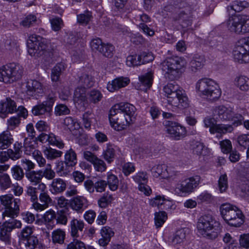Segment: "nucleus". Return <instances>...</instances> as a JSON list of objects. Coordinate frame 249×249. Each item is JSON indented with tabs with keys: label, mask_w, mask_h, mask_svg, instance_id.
Instances as JSON below:
<instances>
[{
	"label": "nucleus",
	"mask_w": 249,
	"mask_h": 249,
	"mask_svg": "<svg viewBox=\"0 0 249 249\" xmlns=\"http://www.w3.org/2000/svg\"><path fill=\"white\" fill-rule=\"evenodd\" d=\"M136 107L128 103L115 105L110 110L109 120L111 126L117 131L124 129L134 122Z\"/></svg>",
	"instance_id": "obj_1"
},
{
	"label": "nucleus",
	"mask_w": 249,
	"mask_h": 249,
	"mask_svg": "<svg viewBox=\"0 0 249 249\" xmlns=\"http://www.w3.org/2000/svg\"><path fill=\"white\" fill-rule=\"evenodd\" d=\"M198 232L209 239H214L218 236L220 231V224L211 215H204L198 219L197 223Z\"/></svg>",
	"instance_id": "obj_2"
},
{
	"label": "nucleus",
	"mask_w": 249,
	"mask_h": 249,
	"mask_svg": "<svg viewBox=\"0 0 249 249\" xmlns=\"http://www.w3.org/2000/svg\"><path fill=\"white\" fill-rule=\"evenodd\" d=\"M186 65L184 58L173 56L166 58L161 63V69L165 78L169 80L178 79L181 74V69Z\"/></svg>",
	"instance_id": "obj_3"
},
{
	"label": "nucleus",
	"mask_w": 249,
	"mask_h": 249,
	"mask_svg": "<svg viewBox=\"0 0 249 249\" xmlns=\"http://www.w3.org/2000/svg\"><path fill=\"white\" fill-rule=\"evenodd\" d=\"M27 45L28 52L31 56L35 58L43 56L47 59L53 55L52 51L48 48V45L40 36H30L27 41Z\"/></svg>",
	"instance_id": "obj_4"
},
{
	"label": "nucleus",
	"mask_w": 249,
	"mask_h": 249,
	"mask_svg": "<svg viewBox=\"0 0 249 249\" xmlns=\"http://www.w3.org/2000/svg\"><path fill=\"white\" fill-rule=\"evenodd\" d=\"M220 214L230 225L240 227L244 222L243 215L237 207L230 203H224L220 207Z\"/></svg>",
	"instance_id": "obj_5"
},
{
	"label": "nucleus",
	"mask_w": 249,
	"mask_h": 249,
	"mask_svg": "<svg viewBox=\"0 0 249 249\" xmlns=\"http://www.w3.org/2000/svg\"><path fill=\"white\" fill-rule=\"evenodd\" d=\"M196 89L200 95L211 101L218 99L221 95V91L216 83L209 78H202L196 84Z\"/></svg>",
	"instance_id": "obj_6"
},
{
	"label": "nucleus",
	"mask_w": 249,
	"mask_h": 249,
	"mask_svg": "<svg viewBox=\"0 0 249 249\" xmlns=\"http://www.w3.org/2000/svg\"><path fill=\"white\" fill-rule=\"evenodd\" d=\"M184 2H180L179 4H168L166 5L163 10L167 12H175L173 15V18L175 21H178L183 28H187L192 25V19L189 8L180 9L181 6H183Z\"/></svg>",
	"instance_id": "obj_7"
},
{
	"label": "nucleus",
	"mask_w": 249,
	"mask_h": 249,
	"mask_svg": "<svg viewBox=\"0 0 249 249\" xmlns=\"http://www.w3.org/2000/svg\"><path fill=\"white\" fill-rule=\"evenodd\" d=\"M19 202L20 199L15 198L12 194L0 196V205L4 209L2 212V216L12 218L17 217L19 213Z\"/></svg>",
	"instance_id": "obj_8"
},
{
	"label": "nucleus",
	"mask_w": 249,
	"mask_h": 249,
	"mask_svg": "<svg viewBox=\"0 0 249 249\" xmlns=\"http://www.w3.org/2000/svg\"><path fill=\"white\" fill-rule=\"evenodd\" d=\"M227 26L230 31L236 34L249 33V15L230 17L227 22Z\"/></svg>",
	"instance_id": "obj_9"
},
{
	"label": "nucleus",
	"mask_w": 249,
	"mask_h": 249,
	"mask_svg": "<svg viewBox=\"0 0 249 249\" xmlns=\"http://www.w3.org/2000/svg\"><path fill=\"white\" fill-rule=\"evenodd\" d=\"M22 69L19 65L10 63L0 68V81L11 83L21 77Z\"/></svg>",
	"instance_id": "obj_10"
},
{
	"label": "nucleus",
	"mask_w": 249,
	"mask_h": 249,
	"mask_svg": "<svg viewBox=\"0 0 249 249\" xmlns=\"http://www.w3.org/2000/svg\"><path fill=\"white\" fill-rule=\"evenodd\" d=\"M218 118L222 121H229L231 123L232 127H237L243 124L244 117L242 114L235 112L231 108H227L224 106H219L215 110Z\"/></svg>",
	"instance_id": "obj_11"
},
{
	"label": "nucleus",
	"mask_w": 249,
	"mask_h": 249,
	"mask_svg": "<svg viewBox=\"0 0 249 249\" xmlns=\"http://www.w3.org/2000/svg\"><path fill=\"white\" fill-rule=\"evenodd\" d=\"M234 59L241 63L249 62V36L240 39L233 50Z\"/></svg>",
	"instance_id": "obj_12"
},
{
	"label": "nucleus",
	"mask_w": 249,
	"mask_h": 249,
	"mask_svg": "<svg viewBox=\"0 0 249 249\" xmlns=\"http://www.w3.org/2000/svg\"><path fill=\"white\" fill-rule=\"evenodd\" d=\"M55 100V97L53 95H49L47 97L45 101L33 107L32 109L33 114L35 116L45 114L50 115L52 112Z\"/></svg>",
	"instance_id": "obj_13"
},
{
	"label": "nucleus",
	"mask_w": 249,
	"mask_h": 249,
	"mask_svg": "<svg viewBox=\"0 0 249 249\" xmlns=\"http://www.w3.org/2000/svg\"><path fill=\"white\" fill-rule=\"evenodd\" d=\"M163 125L166 128V132L170 137L175 140H178L185 136L186 129L179 124L168 120L163 122Z\"/></svg>",
	"instance_id": "obj_14"
},
{
	"label": "nucleus",
	"mask_w": 249,
	"mask_h": 249,
	"mask_svg": "<svg viewBox=\"0 0 249 249\" xmlns=\"http://www.w3.org/2000/svg\"><path fill=\"white\" fill-rule=\"evenodd\" d=\"M21 226V222L14 218L5 221L0 226V239L5 242L9 241L12 231L16 228H20Z\"/></svg>",
	"instance_id": "obj_15"
},
{
	"label": "nucleus",
	"mask_w": 249,
	"mask_h": 249,
	"mask_svg": "<svg viewBox=\"0 0 249 249\" xmlns=\"http://www.w3.org/2000/svg\"><path fill=\"white\" fill-rule=\"evenodd\" d=\"M205 126L209 127L210 132L212 134H226L233 131L231 125L225 124H216L215 120L212 118H206L204 120Z\"/></svg>",
	"instance_id": "obj_16"
},
{
	"label": "nucleus",
	"mask_w": 249,
	"mask_h": 249,
	"mask_svg": "<svg viewBox=\"0 0 249 249\" xmlns=\"http://www.w3.org/2000/svg\"><path fill=\"white\" fill-rule=\"evenodd\" d=\"M200 177L198 176L186 178L178 184L177 188L184 194H190L199 184Z\"/></svg>",
	"instance_id": "obj_17"
},
{
	"label": "nucleus",
	"mask_w": 249,
	"mask_h": 249,
	"mask_svg": "<svg viewBox=\"0 0 249 249\" xmlns=\"http://www.w3.org/2000/svg\"><path fill=\"white\" fill-rule=\"evenodd\" d=\"M26 93L29 96L37 99L43 94L44 90L41 84L36 80H30L26 83Z\"/></svg>",
	"instance_id": "obj_18"
},
{
	"label": "nucleus",
	"mask_w": 249,
	"mask_h": 249,
	"mask_svg": "<svg viewBox=\"0 0 249 249\" xmlns=\"http://www.w3.org/2000/svg\"><path fill=\"white\" fill-rule=\"evenodd\" d=\"M18 110L16 102L10 98H6L0 102V113L2 118H5L7 114L17 112Z\"/></svg>",
	"instance_id": "obj_19"
},
{
	"label": "nucleus",
	"mask_w": 249,
	"mask_h": 249,
	"mask_svg": "<svg viewBox=\"0 0 249 249\" xmlns=\"http://www.w3.org/2000/svg\"><path fill=\"white\" fill-rule=\"evenodd\" d=\"M38 140L42 143L48 142L51 145L56 146L60 149H62L64 146V143L63 141L57 136L53 133H50L49 135L42 133L38 137Z\"/></svg>",
	"instance_id": "obj_20"
},
{
	"label": "nucleus",
	"mask_w": 249,
	"mask_h": 249,
	"mask_svg": "<svg viewBox=\"0 0 249 249\" xmlns=\"http://www.w3.org/2000/svg\"><path fill=\"white\" fill-rule=\"evenodd\" d=\"M189 101L184 91L181 89L178 91V95L170 100L169 105L179 109H184L189 107Z\"/></svg>",
	"instance_id": "obj_21"
},
{
	"label": "nucleus",
	"mask_w": 249,
	"mask_h": 249,
	"mask_svg": "<svg viewBox=\"0 0 249 249\" xmlns=\"http://www.w3.org/2000/svg\"><path fill=\"white\" fill-rule=\"evenodd\" d=\"M46 188V185L43 183L36 184L34 186H28L25 191V194L26 196L30 197L31 201L34 203L38 200V194L45 191Z\"/></svg>",
	"instance_id": "obj_22"
},
{
	"label": "nucleus",
	"mask_w": 249,
	"mask_h": 249,
	"mask_svg": "<svg viewBox=\"0 0 249 249\" xmlns=\"http://www.w3.org/2000/svg\"><path fill=\"white\" fill-rule=\"evenodd\" d=\"M71 208L77 213H82L88 206V201L84 196H77L70 200Z\"/></svg>",
	"instance_id": "obj_23"
},
{
	"label": "nucleus",
	"mask_w": 249,
	"mask_h": 249,
	"mask_svg": "<svg viewBox=\"0 0 249 249\" xmlns=\"http://www.w3.org/2000/svg\"><path fill=\"white\" fill-rule=\"evenodd\" d=\"M17 113H18L17 116L10 118L7 121L8 127L9 129L13 130L19 125L20 122V117L25 118L28 115L27 110L22 106L18 107Z\"/></svg>",
	"instance_id": "obj_24"
},
{
	"label": "nucleus",
	"mask_w": 249,
	"mask_h": 249,
	"mask_svg": "<svg viewBox=\"0 0 249 249\" xmlns=\"http://www.w3.org/2000/svg\"><path fill=\"white\" fill-rule=\"evenodd\" d=\"M129 82L130 80L127 77H119L113 80L111 82H108L107 89L109 91L114 92L126 86Z\"/></svg>",
	"instance_id": "obj_25"
},
{
	"label": "nucleus",
	"mask_w": 249,
	"mask_h": 249,
	"mask_svg": "<svg viewBox=\"0 0 249 249\" xmlns=\"http://www.w3.org/2000/svg\"><path fill=\"white\" fill-rule=\"evenodd\" d=\"M189 231V229L187 228L179 229L169 237V240L174 245H181L185 240Z\"/></svg>",
	"instance_id": "obj_26"
},
{
	"label": "nucleus",
	"mask_w": 249,
	"mask_h": 249,
	"mask_svg": "<svg viewBox=\"0 0 249 249\" xmlns=\"http://www.w3.org/2000/svg\"><path fill=\"white\" fill-rule=\"evenodd\" d=\"M67 186V181L61 178H56L53 180L50 185V191L54 195L64 192Z\"/></svg>",
	"instance_id": "obj_27"
},
{
	"label": "nucleus",
	"mask_w": 249,
	"mask_h": 249,
	"mask_svg": "<svg viewBox=\"0 0 249 249\" xmlns=\"http://www.w3.org/2000/svg\"><path fill=\"white\" fill-rule=\"evenodd\" d=\"M39 199L42 204H40L36 201V202L33 203V208L36 211H42L47 208L49 204L51 203L52 200L48 194L44 192H40L39 196Z\"/></svg>",
	"instance_id": "obj_28"
},
{
	"label": "nucleus",
	"mask_w": 249,
	"mask_h": 249,
	"mask_svg": "<svg viewBox=\"0 0 249 249\" xmlns=\"http://www.w3.org/2000/svg\"><path fill=\"white\" fill-rule=\"evenodd\" d=\"M84 227L83 221L73 218L70 222L71 235L73 238H78L82 234Z\"/></svg>",
	"instance_id": "obj_29"
},
{
	"label": "nucleus",
	"mask_w": 249,
	"mask_h": 249,
	"mask_svg": "<svg viewBox=\"0 0 249 249\" xmlns=\"http://www.w3.org/2000/svg\"><path fill=\"white\" fill-rule=\"evenodd\" d=\"M86 89L85 87L78 86L74 93V101L78 104H82L83 106L88 105L86 96Z\"/></svg>",
	"instance_id": "obj_30"
},
{
	"label": "nucleus",
	"mask_w": 249,
	"mask_h": 249,
	"mask_svg": "<svg viewBox=\"0 0 249 249\" xmlns=\"http://www.w3.org/2000/svg\"><path fill=\"white\" fill-rule=\"evenodd\" d=\"M163 91L165 95L167 97V102L169 104L170 100L174 99L178 94V91L181 89H179L178 85L173 83H168L163 88Z\"/></svg>",
	"instance_id": "obj_31"
},
{
	"label": "nucleus",
	"mask_w": 249,
	"mask_h": 249,
	"mask_svg": "<svg viewBox=\"0 0 249 249\" xmlns=\"http://www.w3.org/2000/svg\"><path fill=\"white\" fill-rule=\"evenodd\" d=\"M102 238L98 241L99 244L103 247L107 246L110 241L111 237L114 235V232L109 227H104L101 230Z\"/></svg>",
	"instance_id": "obj_32"
},
{
	"label": "nucleus",
	"mask_w": 249,
	"mask_h": 249,
	"mask_svg": "<svg viewBox=\"0 0 249 249\" xmlns=\"http://www.w3.org/2000/svg\"><path fill=\"white\" fill-rule=\"evenodd\" d=\"M205 57L202 55L195 54L190 62V67L191 71L196 72L201 69L204 65Z\"/></svg>",
	"instance_id": "obj_33"
},
{
	"label": "nucleus",
	"mask_w": 249,
	"mask_h": 249,
	"mask_svg": "<svg viewBox=\"0 0 249 249\" xmlns=\"http://www.w3.org/2000/svg\"><path fill=\"white\" fill-rule=\"evenodd\" d=\"M14 140L11 133L8 131H3L0 134V149H7L13 143Z\"/></svg>",
	"instance_id": "obj_34"
},
{
	"label": "nucleus",
	"mask_w": 249,
	"mask_h": 249,
	"mask_svg": "<svg viewBox=\"0 0 249 249\" xmlns=\"http://www.w3.org/2000/svg\"><path fill=\"white\" fill-rule=\"evenodd\" d=\"M153 176L158 178L162 176L163 178H170L171 176L169 175L167 166L165 164H158L153 166L151 169Z\"/></svg>",
	"instance_id": "obj_35"
},
{
	"label": "nucleus",
	"mask_w": 249,
	"mask_h": 249,
	"mask_svg": "<svg viewBox=\"0 0 249 249\" xmlns=\"http://www.w3.org/2000/svg\"><path fill=\"white\" fill-rule=\"evenodd\" d=\"M25 176L28 180L33 183V185H36L41 183L42 170L28 171L25 173Z\"/></svg>",
	"instance_id": "obj_36"
},
{
	"label": "nucleus",
	"mask_w": 249,
	"mask_h": 249,
	"mask_svg": "<svg viewBox=\"0 0 249 249\" xmlns=\"http://www.w3.org/2000/svg\"><path fill=\"white\" fill-rule=\"evenodd\" d=\"M140 86L144 87L143 90L149 89L152 84L153 73L151 71L139 76Z\"/></svg>",
	"instance_id": "obj_37"
},
{
	"label": "nucleus",
	"mask_w": 249,
	"mask_h": 249,
	"mask_svg": "<svg viewBox=\"0 0 249 249\" xmlns=\"http://www.w3.org/2000/svg\"><path fill=\"white\" fill-rule=\"evenodd\" d=\"M66 68L64 62L57 63L52 70L51 78L53 81H58L60 76Z\"/></svg>",
	"instance_id": "obj_38"
},
{
	"label": "nucleus",
	"mask_w": 249,
	"mask_h": 249,
	"mask_svg": "<svg viewBox=\"0 0 249 249\" xmlns=\"http://www.w3.org/2000/svg\"><path fill=\"white\" fill-rule=\"evenodd\" d=\"M235 84L243 91L249 89V78L244 75L239 76L235 79Z\"/></svg>",
	"instance_id": "obj_39"
},
{
	"label": "nucleus",
	"mask_w": 249,
	"mask_h": 249,
	"mask_svg": "<svg viewBox=\"0 0 249 249\" xmlns=\"http://www.w3.org/2000/svg\"><path fill=\"white\" fill-rule=\"evenodd\" d=\"M65 232L60 229L53 231L52 233V239L53 243L63 244L65 238Z\"/></svg>",
	"instance_id": "obj_40"
},
{
	"label": "nucleus",
	"mask_w": 249,
	"mask_h": 249,
	"mask_svg": "<svg viewBox=\"0 0 249 249\" xmlns=\"http://www.w3.org/2000/svg\"><path fill=\"white\" fill-rule=\"evenodd\" d=\"M107 185L109 189L112 191L117 190L119 185V179L118 177L113 174L111 172H107Z\"/></svg>",
	"instance_id": "obj_41"
},
{
	"label": "nucleus",
	"mask_w": 249,
	"mask_h": 249,
	"mask_svg": "<svg viewBox=\"0 0 249 249\" xmlns=\"http://www.w3.org/2000/svg\"><path fill=\"white\" fill-rule=\"evenodd\" d=\"M13 183L11 179L7 173L0 174V189L6 190L11 188Z\"/></svg>",
	"instance_id": "obj_42"
},
{
	"label": "nucleus",
	"mask_w": 249,
	"mask_h": 249,
	"mask_svg": "<svg viewBox=\"0 0 249 249\" xmlns=\"http://www.w3.org/2000/svg\"><path fill=\"white\" fill-rule=\"evenodd\" d=\"M249 5L246 0H235L232 1V4L228 7V9H231L236 12H239Z\"/></svg>",
	"instance_id": "obj_43"
},
{
	"label": "nucleus",
	"mask_w": 249,
	"mask_h": 249,
	"mask_svg": "<svg viewBox=\"0 0 249 249\" xmlns=\"http://www.w3.org/2000/svg\"><path fill=\"white\" fill-rule=\"evenodd\" d=\"M43 218L45 224L52 229L54 226V220L56 218L55 212L53 210H50L44 213Z\"/></svg>",
	"instance_id": "obj_44"
},
{
	"label": "nucleus",
	"mask_w": 249,
	"mask_h": 249,
	"mask_svg": "<svg viewBox=\"0 0 249 249\" xmlns=\"http://www.w3.org/2000/svg\"><path fill=\"white\" fill-rule=\"evenodd\" d=\"M65 162L71 166H74L77 163L76 154L71 148L66 151L65 155Z\"/></svg>",
	"instance_id": "obj_45"
},
{
	"label": "nucleus",
	"mask_w": 249,
	"mask_h": 249,
	"mask_svg": "<svg viewBox=\"0 0 249 249\" xmlns=\"http://www.w3.org/2000/svg\"><path fill=\"white\" fill-rule=\"evenodd\" d=\"M78 85L86 89L89 88L93 85V81L88 74L83 73L79 78Z\"/></svg>",
	"instance_id": "obj_46"
},
{
	"label": "nucleus",
	"mask_w": 249,
	"mask_h": 249,
	"mask_svg": "<svg viewBox=\"0 0 249 249\" xmlns=\"http://www.w3.org/2000/svg\"><path fill=\"white\" fill-rule=\"evenodd\" d=\"M43 153L46 158L49 160H53L60 157L63 154L62 151L51 147H46L44 149Z\"/></svg>",
	"instance_id": "obj_47"
},
{
	"label": "nucleus",
	"mask_w": 249,
	"mask_h": 249,
	"mask_svg": "<svg viewBox=\"0 0 249 249\" xmlns=\"http://www.w3.org/2000/svg\"><path fill=\"white\" fill-rule=\"evenodd\" d=\"M142 63L140 55H130L126 58V64L129 67L140 66Z\"/></svg>",
	"instance_id": "obj_48"
},
{
	"label": "nucleus",
	"mask_w": 249,
	"mask_h": 249,
	"mask_svg": "<svg viewBox=\"0 0 249 249\" xmlns=\"http://www.w3.org/2000/svg\"><path fill=\"white\" fill-rule=\"evenodd\" d=\"M104 159L109 163L113 161L115 156V151L112 145H107L103 153Z\"/></svg>",
	"instance_id": "obj_49"
},
{
	"label": "nucleus",
	"mask_w": 249,
	"mask_h": 249,
	"mask_svg": "<svg viewBox=\"0 0 249 249\" xmlns=\"http://www.w3.org/2000/svg\"><path fill=\"white\" fill-rule=\"evenodd\" d=\"M11 174L16 180H21L24 177V172L22 168L19 165H14L11 169Z\"/></svg>",
	"instance_id": "obj_50"
},
{
	"label": "nucleus",
	"mask_w": 249,
	"mask_h": 249,
	"mask_svg": "<svg viewBox=\"0 0 249 249\" xmlns=\"http://www.w3.org/2000/svg\"><path fill=\"white\" fill-rule=\"evenodd\" d=\"M71 167L66 164V162H59L56 168V171L60 176H66L69 173V168Z\"/></svg>",
	"instance_id": "obj_51"
},
{
	"label": "nucleus",
	"mask_w": 249,
	"mask_h": 249,
	"mask_svg": "<svg viewBox=\"0 0 249 249\" xmlns=\"http://www.w3.org/2000/svg\"><path fill=\"white\" fill-rule=\"evenodd\" d=\"M167 218V214L165 212L161 211L155 213V223L157 228L162 226Z\"/></svg>",
	"instance_id": "obj_52"
},
{
	"label": "nucleus",
	"mask_w": 249,
	"mask_h": 249,
	"mask_svg": "<svg viewBox=\"0 0 249 249\" xmlns=\"http://www.w3.org/2000/svg\"><path fill=\"white\" fill-rule=\"evenodd\" d=\"M103 97L101 92L98 90L93 89L88 94V99L90 103L96 104L100 101Z\"/></svg>",
	"instance_id": "obj_53"
},
{
	"label": "nucleus",
	"mask_w": 249,
	"mask_h": 249,
	"mask_svg": "<svg viewBox=\"0 0 249 249\" xmlns=\"http://www.w3.org/2000/svg\"><path fill=\"white\" fill-rule=\"evenodd\" d=\"M92 18L91 13L87 11L83 14L77 15V22L82 25H87Z\"/></svg>",
	"instance_id": "obj_54"
},
{
	"label": "nucleus",
	"mask_w": 249,
	"mask_h": 249,
	"mask_svg": "<svg viewBox=\"0 0 249 249\" xmlns=\"http://www.w3.org/2000/svg\"><path fill=\"white\" fill-rule=\"evenodd\" d=\"M102 48L99 52L104 56L111 58L113 55L114 47L113 45L109 43H104Z\"/></svg>",
	"instance_id": "obj_55"
},
{
	"label": "nucleus",
	"mask_w": 249,
	"mask_h": 249,
	"mask_svg": "<svg viewBox=\"0 0 249 249\" xmlns=\"http://www.w3.org/2000/svg\"><path fill=\"white\" fill-rule=\"evenodd\" d=\"M21 242L24 244L26 249H35L38 243V240L35 236L29 237V238Z\"/></svg>",
	"instance_id": "obj_56"
},
{
	"label": "nucleus",
	"mask_w": 249,
	"mask_h": 249,
	"mask_svg": "<svg viewBox=\"0 0 249 249\" xmlns=\"http://www.w3.org/2000/svg\"><path fill=\"white\" fill-rule=\"evenodd\" d=\"M167 202H169V201L160 196H157L151 200L150 205L153 207L157 206L160 209H166L167 208L164 205Z\"/></svg>",
	"instance_id": "obj_57"
},
{
	"label": "nucleus",
	"mask_w": 249,
	"mask_h": 249,
	"mask_svg": "<svg viewBox=\"0 0 249 249\" xmlns=\"http://www.w3.org/2000/svg\"><path fill=\"white\" fill-rule=\"evenodd\" d=\"M64 124L70 130H74L79 127V124L77 121L71 117H67L64 120Z\"/></svg>",
	"instance_id": "obj_58"
},
{
	"label": "nucleus",
	"mask_w": 249,
	"mask_h": 249,
	"mask_svg": "<svg viewBox=\"0 0 249 249\" xmlns=\"http://www.w3.org/2000/svg\"><path fill=\"white\" fill-rule=\"evenodd\" d=\"M228 187V177L226 174L221 175L218 179V189L220 193L226 192Z\"/></svg>",
	"instance_id": "obj_59"
},
{
	"label": "nucleus",
	"mask_w": 249,
	"mask_h": 249,
	"mask_svg": "<svg viewBox=\"0 0 249 249\" xmlns=\"http://www.w3.org/2000/svg\"><path fill=\"white\" fill-rule=\"evenodd\" d=\"M192 146L194 154L198 156L204 155L203 152L205 147L203 143L195 141L192 142Z\"/></svg>",
	"instance_id": "obj_60"
},
{
	"label": "nucleus",
	"mask_w": 249,
	"mask_h": 249,
	"mask_svg": "<svg viewBox=\"0 0 249 249\" xmlns=\"http://www.w3.org/2000/svg\"><path fill=\"white\" fill-rule=\"evenodd\" d=\"M133 180L139 185L146 183L148 180V176L145 172H139L132 177Z\"/></svg>",
	"instance_id": "obj_61"
},
{
	"label": "nucleus",
	"mask_w": 249,
	"mask_h": 249,
	"mask_svg": "<svg viewBox=\"0 0 249 249\" xmlns=\"http://www.w3.org/2000/svg\"><path fill=\"white\" fill-rule=\"evenodd\" d=\"M237 142L243 150L246 149L249 146V135L242 134L239 136Z\"/></svg>",
	"instance_id": "obj_62"
},
{
	"label": "nucleus",
	"mask_w": 249,
	"mask_h": 249,
	"mask_svg": "<svg viewBox=\"0 0 249 249\" xmlns=\"http://www.w3.org/2000/svg\"><path fill=\"white\" fill-rule=\"evenodd\" d=\"M67 249H87V248L83 242L77 239V238H74L72 241L68 245Z\"/></svg>",
	"instance_id": "obj_63"
},
{
	"label": "nucleus",
	"mask_w": 249,
	"mask_h": 249,
	"mask_svg": "<svg viewBox=\"0 0 249 249\" xmlns=\"http://www.w3.org/2000/svg\"><path fill=\"white\" fill-rule=\"evenodd\" d=\"M55 219L57 224L66 225L68 222L67 212L63 210L58 211Z\"/></svg>",
	"instance_id": "obj_64"
}]
</instances>
